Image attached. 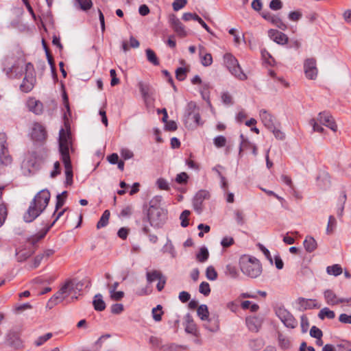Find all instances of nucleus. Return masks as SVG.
Wrapping results in <instances>:
<instances>
[{"label":"nucleus","instance_id":"nucleus-1","mask_svg":"<svg viewBox=\"0 0 351 351\" xmlns=\"http://www.w3.org/2000/svg\"><path fill=\"white\" fill-rule=\"evenodd\" d=\"M24 70L25 77L21 84V89L23 92L28 93L34 88L36 82L35 71L32 64L19 62L11 68H8L6 70V74L10 77H19L23 74Z\"/></svg>","mask_w":351,"mask_h":351},{"label":"nucleus","instance_id":"nucleus-2","mask_svg":"<svg viewBox=\"0 0 351 351\" xmlns=\"http://www.w3.org/2000/svg\"><path fill=\"white\" fill-rule=\"evenodd\" d=\"M83 284L77 280H68L60 288L58 291L50 299L49 302L55 304L62 301L66 302L77 300L82 291Z\"/></svg>","mask_w":351,"mask_h":351},{"label":"nucleus","instance_id":"nucleus-3","mask_svg":"<svg viewBox=\"0 0 351 351\" xmlns=\"http://www.w3.org/2000/svg\"><path fill=\"white\" fill-rule=\"evenodd\" d=\"M50 196V193L47 189L38 192L30 202L29 208L23 216L24 221L29 223L38 217L47 206Z\"/></svg>","mask_w":351,"mask_h":351},{"label":"nucleus","instance_id":"nucleus-4","mask_svg":"<svg viewBox=\"0 0 351 351\" xmlns=\"http://www.w3.org/2000/svg\"><path fill=\"white\" fill-rule=\"evenodd\" d=\"M71 144L70 132L62 128L59 132V149L64 163L66 174V182L70 184L72 182L73 171L69 156V147Z\"/></svg>","mask_w":351,"mask_h":351},{"label":"nucleus","instance_id":"nucleus-5","mask_svg":"<svg viewBox=\"0 0 351 351\" xmlns=\"http://www.w3.org/2000/svg\"><path fill=\"white\" fill-rule=\"evenodd\" d=\"M309 123L313 127L314 132L319 133L324 132V128L322 125H325L333 132H337V125L332 116L326 112L319 113L316 119H311Z\"/></svg>","mask_w":351,"mask_h":351},{"label":"nucleus","instance_id":"nucleus-6","mask_svg":"<svg viewBox=\"0 0 351 351\" xmlns=\"http://www.w3.org/2000/svg\"><path fill=\"white\" fill-rule=\"evenodd\" d=\"M240 267L243 274L252 278L258 277L262 273V265L260 261L254 257L245 256L242 258Z\"/></svg>","mask_w":351,"mask_h":351},{"label":"nucleus","instance_id":"nucleus-7","mask_svg":"<svg viewBox=\"0 0 351 351\" xmlns=\"http://www.w3.org/2000/svg\"><path fill=\"white\" fill-rule=\"evenodd\" d=\"M167 216V210L151 206L148 210V219L150 225L154 228H161L165 223Z\"/></svg>","mask_w":351,"mask_h":351},{"label":"nucleus","instance_id":"nucleus-8","mask_svg":"<svg viewBox=\"0 0 351 351\" xmlns=\"http://www.w3.org/2000/svg\"><path fill=\"white\" fill-rule=\"evenodd\" d=\"M223 59L226 68L232 75L239 80L244 81L247 80L246 74L243 73L235 57L230 53H226L224 55Z\"/></svg>","mask_w":351,"mask_h":351},{"label":"nucleus","instance_id":"nucleus-9","mask_svg":"<svg viewBox=\"0 0 351 351\" xmlns=\"http://www.w3.org/2000/svg\"><path fill=\"white\" fill-rule=\"evenodd\" d=\"M138 87L145 105L149 106L155 101V89L147 82L139 81Z\"/></svg>","mask_w":351,"mask_h":351},{"label":"nucleus","instance_id":"nucleus-10","mask_svg":"<svg viewBox=\"0 0 351 351\" xmlns=\"http://www.w3.org/2000/svg\"><path fill=\"white\" fill-rule=\"evenodd\" d=\"M304 71L306 78L308 80H315L317 77L318 69L317 68L316 60L313 58H309L304 62Z\"/></svg>","mask_w":351,"mask_h":351},{"label":"nucleus","instance_id":"nucleus-11","mask_svg":"<svg viewBox=\"0 0 351 351\" xmlns=\"http://www.w3.org/2000/svg\"><path fill=\"white\" fill-rule=\"evenodd\" d=\"M276 315L281 322L288 328H294L297 326V322L293 315L285 308H278L276 311Z\"/></svg>","mask_w":351,"mask_h":351},{"label":"nucleus","instance_id":"nucleus-12","mask_svg":"<svg viewBox=\"0 0 351 351\" xmlns=\"http://www.w3.org/2000/svg\"><path fill=\"white\" fill-rule=\"evenodd\" d=\"M12 162L6 147V136L0 132V164L8 165Z\"/></svg>","mask_w":351,"mask_h":351},{"label":"nucleus","instance_id":"nucleus-13","mask_svg":"<svg viewBox=\"0 0 351 351\" xmlns=\"http://www.w3.org/2000/svg\"><path fill=\"white\" fill-rule=\"evenodd\" d=\"M6 343L15 350L23 347V341L20 337V333L17 331L10 330L5 337Z\"/></svg>","mask_w":351,"mask_h":351},{"label":"nucleus","instance_id":"nucleus-14","mask_svg":"<svg viewBox=\"0 0 351 351\" xmlns=\"http://www.w3.org/2000/svg\"><path fill=\"white\" fill-rule=\"evenodd\" d=\"M169 22L171 27L178 36L182 38L186 36L187 34L184 25L180 22V19L177 18L175 14H171L169 16Z\"/></svg>","mask_w":351,"mask_h":351},{"label":"nucleus","instance_id":"nucleus-15","mask_svg":"<svg viewBox=\"0 0 351 351\" xmlns=\"http://www.w3.org/2000/svg\"><path fill=\"white\" fill-rule=\"evenodd\" d=\"M324 298L326 303L330 306H335L343 303V298H339L331 289H326L324 291Z\"/></svg>","mask_w":351,"mask_h":351},{"label":"nucleus","instance_id":"nucleus-16","mask_svg":"<svg viewBox=\"0 0 351 351\" xmlns=\"http://www.w3.org/2000/svg\"><path fill=\"white\" fill-rule=\"evenodd\" d=\"M46 136L44 127L38 123H34L31 132L32 138L36 141H42L45 139Z\"/></svg>","mask_w":351,"mask_h":351},{"label":"nucleus","instance_id":"nucleus-17","mask_svg":"<svg viewBox=\"0 0 351 351\" xmlns=\"http://www.w3.org/2000/svg\"><path fill=\"white\" fill-rule=\"evenodd\" d=\"M186 114L188 119H191L197 125L200 124V116L195 103L190 102L188 104Z\"/></svg>","mask_w":351,"mask_h":351},{"label":"nucleus","instance_id":"nucleus-18","mask_svg":"<svg viewBox=\"0 0 351 351\" xmlns=\"http://www.w3.org/2000/svg\"><path fill=\"white\" fill-rule=\"evenodd\" d=\"M259 116L261 121L268 130L274 128L276 121L274 116L263 109L260 110Z\"/></svg>","mask_w":351,"mask_h":351},{"label":"nucleus","instance_id":"nucleus-19","mask_svg":"<svg viewBox=\"0 0 351 351\" xmlns=\"http://www.w3.org/2000/svg\"><path fill=\"white\" fill-rule=\"evenodd\" d=\"M39 165V160L34 154L29 155L23 162V167L27 169L29 173H32L38 169Z\"/></svg>","mask_w":351,"mask_h":351},{"label":"nucleus","instance_id":"nucleus-20","mask_svg":"<svg viewBox=\"0 0 351 351\" xmlns=\"http://www.w3.org/2000/svg\"><path fill=\"white\" fill-rule=\"evenodd\" d=\"M268 35L278 44L284 45L288 41V38L285 34L276 29H270L268 32Z\"/></svg>","mask_w":351,"mask_h":351},{"label":"nucleus","instance_id":"nucleus-21","mask_svg":"<svg viewBox=\"0 0 351 351\" xmlns=\"http://www.w3.org/2000/svg\"><path fill=\"white\" fill-rule=\"evenodd\" d=\"M206 194V191H200L197 193L193 199V206L197 214H200L202 211V203Z\"/></svg>","mask_w":351,"mask_h":351},{"label":"nucleus","instance_id":"nucleus-22","mask_svg":"<svg viewBox=\"0 0 351 351\" xmlns=\"http://www.w3.org/2000/svg\"><path fill=\"white\" fill-rule=\"evenodd\" d=\"M199 55L201 63L204 66H208L213 63V58L210 53H206L204 47L199 46Z\"/></svg>","mask_w":351,"mask_h":351},{"label":"nucleus","instance_id":"nucleus-23","mask_svg":"<svg viewBox=\"0 0 351 351\" xmlns=\"http://www.w3.org/2000/svg\"><path fill=\"white\" fill-rule=\"evenodd\" d=\"M27 106L34 113L38 114L43 111V104L34 98H30L27 101Z\"/></svg>","mask_w":351,"mask_h":351},{"label":"nucleus","instance_id":"nucleus-24","mask_svg":"<svg viewBox=\"0 0 351 351\" xmlns=\"http://www.w3.org/2000/svg\"><path fill=\"white\" fill-rule=\"evenodd\" d=\"M246 324L250 330L257 332L261 326V321L256 317H251L246 319Z\"/></svg>","mask_w":351,"mask_h":351},{"label":"nucleus","instance_id":"nucleus-25","mask_svg":"<svg viewBox=\"0 0 351 351\" xmlns=\"http://www.w3.org/2000/svg\"><path fill=\"white\" fill-rule=\"evenodd\" d=\"M185 330L188 333H194L196 331V326L194 323L192 316L186 314L184 317Z\"/></svg>","mask_w":351,"mask_h":351},{"label":"nucleus","instance_id":"nucleus-26","mask_svg":"<svg viewBox=\"0 0 351 351\" xmlns=\"http://www.w3.org/2000/svg\"><path fill=\"white\" fill-rule=\"evenodd\" d=\"M304 247L306 252H312L317 248V242L315 239L311 237L307 236L304 241Z\"/></svg>","mask_w":351,"mask_h":351},{"label":"nucleus","instance_id":"nucleus-27","mask_svg":"<svg viewBox=\"0 0 351 351\" xmlns=\"http://www.w3.org/2000/svg\"><path fill=\"white\" fill-rule=\"evenodd\" d=\"M93 304L94 308L97 311H102L106 308V304L103 300L102 295L100 293L95 295Z\"/></svg>","mask_w":351,"mask_h":351},{"label":"nucleus","instance_id":"nucleus-28","mask_svg":"<svg viewBox=\"0 0 351 351\" xmlns=\"http://www.w3.org/2000/svg\"><path fill=\"white\" fill-rule=\"evenodd\" d=\"M252 149V154L254 156L257 155V147L254 143H251L248 140H243L241 141L240 147H239V155H241L242 151L243 149Z\"/></svg>","mask_w":351,"mask_h":351},{"label":"nucleus","instance_id":"nucleus-29","mask_svg":"<svg viewBox=\"0 0 351 351\" xmlns=\"http://www.w3.org/2000/svg\"><path fill=\"white\" fill-rule=\"evenodd\" d=\"M210 86L209 83H203L199 88V92L201 93L202 99L205 100L209 105H210Z\"/></svg>","mask_w":351,"mask_h":351},{"label":"nucleus","instance_id":"nucleus-30","mask_svg":"<svg viewBox=\"0 0 351 351\" xmlns=\"http://www.w3.org/2000/svg\"><path fill=\"white\" fill-rule=\"evenodd\" d=\"M197 313L198 317L203 321L208 320L209 312L206 304H202L197 307Z\"/></svg>","mask_w":351,"mask_h":351},{"label":"nucleus","instance_id":"nucleus-31","mask_svg":"<svg viewBox=\"0 0 351 351\" xmlns=\"http://www.w3.org/2000/svg\"><path fill=\"white\" fill-rule=\"evenodd\" d=\"M110 215V213L108 210H106L103 213L100 219L99 220V221L97 222V228L98 229H100V228H104L107 226V224L108 223Z\"/></svg>","mask_w":351,"mask_h":351},{"label":"nucleus","instance_id":"nucleus-32","mask_svg":"<svg viewBox=\"0 0 351 351\" xmlns=\"http://www.w3.org/2000/svg\"><path fill=\"white\" fill-rule=\"evenodd\" d=\"M298 302L305 309L317 307L315 300L311 299L299 298Z\"/></svg>","mask_w":351,"mask_h":351},{"label":"nucleus","instance_id":"nucleus-33","mask_svg":"<svg viewBox=\"0 0 351 351\" xmlns=\"http://www.w3.org/2000/svg\"><path fill=\"white\" fill-rule=\"evenodd\" d=\"M278 344L279 346L284 350L289 349L291 347V341L286 336L282 334L278 335Z\"/></svg>","mask_w":351,"mask_h":351},{"label":"nucleus","instance_id":"nucleus-34","mask_svg":"<svg viewBox=\"0 0 351 351\" xmlns=\"http://www.w3.org/2000/svg\"><path fill=\"white\" fill-rule=\"evenodd\" d=\"M319 318L324 319L326 317L328 319H333L335 317V313L333 311L330 310L328 308H323L318 314Z\"/></svg>","mask_w":351,"mask_h":351},{"label":"nucleus","instance_id":"nucleus-35","mask_svg":"<svg viewBox=\"0 0 351 351\" xmlns=\"http://www.w3.org/2000/svg\"><path fill=\"white\" fill-rule=\"evenodd\" d=\"M326 271L329 275L337 276L342 273V268L339 265L335 264L332 266L327 267Z\"/></svg>","mask_w":351,"mask_h":351},{"label":"nucleus","instance_id":"nucleus-36","mask_svg":"<svg viewBox=\"0 0 351 351\" xmlns=\"http://www.w3.org/2000/svg\"><path fill=\"white\" fill-rule=\"evenodd\" d=\"M146 276H147V280L149 283H152L156 280H158L160 278H161L163 276L160 271H156V270L147 272Z\"/></svg>","mask_w":351,"mask_h":351},{"label":"nucleus","instance_id":"nucleus-37","mask_svg":"<svg viewBox=\"0 0 351 351\" xmlns=\"http://www.w3.org/2000/svg\"><path fill=\"white\" fill-rule=\"evenodd\" d=\"M145 53L147 59L149 62H151L154 65L159 64L158 59L153 50H152L151 49H147L145 50Z\"/></svg>","mask_w":351,"mask_h":351},{"label":"nucleus","instance_id":"nucleus-38","mask_svg":"<svg viewBox=\"0 0 351 351\" xmlns=\"http://www.w3.org/2000/svg\"><path fill=\"white\" fill-rule=\"evenodd\" d=\"M66 197L67 191H63L57 195L55 213L64 205Z\"/></svg>","mask_w":351,"mask_h":351},{"label":"nucleus","instance_id":"nucleus-39","mask_svg":"<svg viewBox=\"0 0 351 351\" xmlns=\"http://www.w3.org/2000/svg\"><path fill=\"white\" fill-rule=\"evenodd\" d=\"M32 252L31 250H22L16 252V258L18 261L23 262L31 256Z\"/></svg>","mask_w":351,"mask_h":351},{"label":"nucleus","instance_id":"nucleus-40","mask_svg":"<svg viewBox=\"0 0 351 351\" xmlns=\"http://www.w3.org/2000/svg\"><path fill=\"white\" fill-rule=\"evenodd\" d=\"M225 274L226 276L232 278H236L239 276V272L237 268L231 265H228L226 267Z\"/></svg>","mask_w":351,"mask_h":351},{"label":"nucleus","instance_id":"nucleus-41","mask_svg":"<svg viewBox=\"0 0 351 351\" xmlns=\"http://www.w3.org/2000/svg\"><path fill=\"white\" fill-rule=\"evenodd\" d=\"M152 313L153 319L156 322H160L162 319V315L163 314L161 305H158L156 307L154 308L152 311Z\"/></svg>","mask_w":351,"mask_h":351},{"label":"nucleus","instance_id":"nucleus-42","mask_svg":"<svg viewBox=\"0 0 351 351\" xmlns=\"http://www.w3.org/2000/svg\"><path fill=\"white\" fill-rule=\"evenodd\" d=\"M164 252H167L171 255L172 258L176 256V252L171 241L168 240L163 247Z\"/></svg>","mask_w":351,"mask_h":351},{"label":"nucleus","instance_id":"nucleus-43","mask_svg":"<svg viewBox=\"0 0 351 351\" xmlns=\"http://www.w3.org/2000/svg\"><path fill=\"white\" fill-rule=\"evenodd\" d=\"M190 211L188 210H184L180 214V219L181 221V226L183 228H186L189 226V217L190 215Z\"/></svg>","mask_w":351,"mask_h":351},{"label":"nucleus","instance_id":"nucleus-44","mask_svg":"<svg viewBox=\"0 0 351 351\" xmlns=\"http://www.w3.org/2000/svg\"><path fill=\"white\" fill-rule=\"evenodd\" d=\"M337 225V221L332 215H330L328 218V222L326 228V234H330L333 232Z\"/></svg>","mask_w":351,"mask_h":351},{"label":"nucleus","instance_id":"nucleus-45","mask_svg":"<svg viewBox=\"0 0 351 351\" xmlns=\"http://www.w3.org/2000/svg\"><path fill=\"white\" fill-rule=\"evenodd\" d=\"M206 276L209 280H215L217 278V273L213 266H209L206 270Z\"/></svg>","mask_w":351,"mask_h":351},{"label":"nucleus","instance_id":"nucleus-46","mask_svg":"<svg viewBox=\"0 0 351 351\" xmlns=\"http://www.w3.org/2000/svg\"><path fill=\"white\" fill-rule=\"evenodd\" d=\"M208 251L206 247H202L199 252L197 254V259L201 262H205L208 258Z\"/></svg>","mask_w":351,"mask_h":351},{"label":"nucleus","instance_id":"nucleus-47","mask_svg":"<svg viewBox=\"0 0 351 351\" xmlns=\"http://www.w3.org/2000/svg\"><path fill=\"white\" fill-rule=\"evenodd\" d=\"M226 138L223 136H217L213 139V143L217 148L223 147L226 144Z\"/></svg>","mask_w":351,"mask_h":351},{"label":"nucleus","instance_id":"nucleus-48","mask_svg":"<svg viewBox=\"0 0 351 351\" xmlns=\"http://www.w3.org/2000/svg\"><path fill=\"white\" fill-rule=\"evenodd\" d=\"M235 220L239 225H243L245 223V215L242 210H235L234 211Z\"/></svg>","mask_w":351,"mask_h":351},{"label":"nucleus","instance_id":"nucleus-49","mask_svg":"<svg viewBox=\"0 0 351 351\" xmlns=\"http://www.w3.org/2000/svg\"><path fill=\"white\" fill-rule=\"evenodd\" d=\"M82 10L86 11L90 9L93 5L91 0H76Z\"/></svg>","mask_w":351,"mask_h":351},{"label":"nucleus","instance_id":"nucleus-50","mask_svg":"<svg viewBox=\"0 0 351 351\" xmlns=\"http://www.w3.org/2000/svg\"><path fill=\"white\" fill-rule=\"evenodd\" d=\"M52 337V333L48 332L43 336L39 337L34 342V344L36 346H42L45 342L51 339Z\"/></svg>","mask_w":351,"mask_h":351},{"label":"nucleus","instance_id":"nucleus-51","mask_svg":"<svg viewBox=\"0 0 351 351\" xmlns=\"http://www.w3.org/2000/svg\"><path fill=\"white\" fill-rule=\"evenodd\" d=\"M337 351H351V342L343 341L337 345Z\"/></svg>","mask_w":351,"mask_h":351},{"label":"nucleus","instance_id":"nucleus-52","mask_svg":"<svg viewBox=\"0 0 351 351\" xmlns=\"http://www.w3.org/2000/svg\"><path fill=\"white\" fill-rule=\"evenodd\" d=\"M187 3V0H174L172 7L174 11H178L183 8Z\"/></svg>","mask_w":351,"mask_h":351},{"label":"nucleus","instance_id":"nucleus-53","mask_svg":"<svg viewBox=\"0 0 351 351\" xmlns=\"http://www.w3.org/2000/svg\"><path fill=\"white\" fill-rule=\"evenodd\" d=\"M199 291L203 295H208L209 293H210V288L209 284L206 282H202L199 285Z\"/></svg>","mask_w":351,"mask_h":351},{"label":"nucleus","instance_id":"nucleus-54","mask_svg":"<svg viewBox=\"0 0 351 351\" xmlns=\"http://www.w3.org/2000/svg\"><path fill=\"white\" fill-rule=\"evenodd\" d=\"M156 185L158 186V187L160 189H162V190H166V191H168L169 190V183L168 182L165 180L164 178H158L156 181Z\"/></svg>","mask_w":351,"mask_h":351},{"label":"nucleus","instance_id":"nucleus-55","mask_svg":"<svg viewBox=\"0 0 351 351\" xmlns=\"http://www.w3.org/2000/svg\"><path fill=\"white\" fill-rule=\"evenodd\" d=\"M260 250L263 253L266 258L269 261L271 265H273V258L268 249H267L263 245L258 244Z\"/></svg>","mask_w":351,"mask_h":351},{"label":"nucleus","instance_id":"nucleus-56","mask_svg":"<svg viewBox=\"0 0 351 351\" xmlns=\"http://www.w3.org/2000/svg\"><path fill=\"white\" fill-rule=\"evenodd\" d=\"M310 335L315 339H319V337H322L323 333L319 328L313 326L310 330Z\"/></svg>","mask_w":351,"mask_h":351},{"label":"nucleus","instance_id":"nucleus-57","mask_svg":"<svg viewBox=\"0 0 351 351\" xmlns=\"http://www.w3.org/2000/svg\"><path fill=\"white\" fill-rule=\"evenodd\" d=\"M271 21L280 29L285 30L287 29V25L278 17H271Z\"/></svg>","mask_w":351,"mask_h":351},{"label":"nucleus","instance_id":"nucleus-58","mask_svg":"<svg viewBox=\"0 0 351 351\" xmlns=\"http://www.w3.org/2000/svg\"><path fill=\"white\" fill-rule=\"evenodd\" d=\"M43 259V256L40 254H38L33 260L32 263L29 265V269H35L39 266L42 260Z\"/></svg>","mask_w":351,"mask_h":351},{"label":"nucleus","instance_id":"nucleus-59","mask_svg":"<svg viewBox=\"0 0 351 351\" xmlns=\"http://www.w3.org/2000/svg\"><path fill=\"white\" fill-rule=\"evenodd\" d=\"M176 78L182 81L185 79L186 75V70L184 68H178L176 71Z\"/></svg>","mask_w":351,"mask_h":351},{"label":"nucleus","instance_id":"nucleus-60","mask_svg":"<svg viewBox=\"0 0 351 351\" xmlns=\"http://www.w3.org/2000/svg\"><path fill=\"white\" fill-rule=\"evenodd\" d=\"M124 292L121 291H114L110 293V297L112 300L119 301L124 297Z\"/></svg>","mask_w":351,"mask_h":351},{"label":"nucleus","instance_id":"nucleus-61","mask_svg":"<svg viewBox=\"0 0 351 351\" xmlns=\"http://www.w3.org/2000/svg\"><path fill=\"white\" fill-rule=\"evenodd\" d=\"M132 212H133L132 206H127L121 210V211L120 213V216L122 217H129L130 216L132 215Z\"/></svg>","mask_w":351,"mask_h":351},{"label":"nucleus","instance_id":"nucleus-62","mask_svg":"<svg viewBox=\"0 0 351 351\" xmlns=\"http://www.w3.org/2000/svg\"><path fill=\"white\" fill-rule=\"evenodd\" d=\"M188 178V175L185 172H182L177 175L176 181L179 184H185L187 182Z\"/></svg>","mask_w":351,"mask_h":351},{"label":"nucleus","instance_id":"nucleus-63","mask_svg":"<svg viewBox=\"0 0 351 351\" xmlns=\"http://www.w3.org/2000/svg\"><path fill=\"white\" fill-rule=\"evenodd\" d=\"M302 12L300 11L291 12L289 14V19L292 21H298L302 18Z\"/></svg>","mask_w":351,"mask_h":351},{"label":"nucleus","instance_id":"nucleus-64","mask_svg":"<svg viewBox=\"0 0 351 351\" xmlns=\"http://www.w3.org/2000/svg\"><path fill=\"white\" fill-rule=\"evenodd\" d=\"M221 100L222 102L226 105H231L232 104V96L227 92L222 93Z\"/></svg>","mask_w":351,"mask_h":351}]
</instances>
